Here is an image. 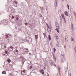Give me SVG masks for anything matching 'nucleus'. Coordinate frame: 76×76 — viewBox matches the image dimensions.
Wrapping results in <instances>:
<instances>
[{"label": "nucleus", "instance_id": "nucleus-14", "mask_svg": "<svg viewBox=\"0 0 76 76\" xmlns=\"http://www.w3.org/2000/svg\"><path fill=\"white\" fill-rule=\"evenodd\" d=\"M7 61H8V63H10V62L11 61L9 59H7Z\"/></svg>", "mask_w": 76, "mask_h": 76}, {"label": "nucleus", "instance_id": "nucleus-3", "mask_svg": "<svg viewBox=\"0 0 76 76\" xmlns=\"http://www.w3.org/2000/svg\"><path fill=\"white\" fill-rule=\"evenodd\" d=\"M18 52H19V51L18 50H15L14 51V53L15 54H18Z\"/></svg>", "mask_w": 76, "mask_h": 76}, {"label": "nucleus", "instance_id": "nucleus-31", "mask_svg": "<svg viewBox=\"0 0 76 76\" xmlns=\"http://www.w3.org/2000/svg\"><path fill=\"white\" fill-rule=\"evenodd\" d=\"M67 6H68V9H69V5L68 4H67Z\"/></svg>", "mask_w": 76, "mask_h": 76}, {"label": "nucleus", "instance_id": "nucleus-26", "mask_svg": "<svg viewBox=\"0 0 76 76\" xmlns=\"http://www.w3.org/2000/svg\"><path fill=\"white\" fill-rule=\"evenodd\" d=\"M50 65L51 66H53V65H54V63H53V62H51L50 63Z\"/></svg>", "mask_w": 76, "mask_h": 76}, {"label": "nucleus", "instance_id": "nucleus-34", "mask_svg": "<svg viewBox=\"0 0 76 76\" xmlns=\"http://www.w3.org/2000/svg\"><path fill=\"white\" fill-rule=\"evenodd\" d=\"M64 19V21L65 22V23H66V19Z\"/></svg>", "mask_w": 76, "mask_h": 76}, {"label": "nucleus", "instance_id": "nucleus-58", "mask_svg": "<svg viewBox=\"0 0 76 76\" xmlns=\"http://www.w3.org/2000/svg\"><path fill=\"white\" fill-rule=\"evenodd\" d=\"M8 1H9V0H8Z\"/></svg>", "mask_w": 76, "mask_h": 76}, {"label": "nucleus", "instance_id": "nucleus-15", "mask_svg": "<svg viewBox=\"0 0 76 76\" xmlns=\"http://www.w3.org/2000/svg\"><path fill=\"white\" fill-rule=\"evenodd\" d=\"M48 32H50L51 31V29H48Z\"/></svg>", "mask_w": 76, "mask_h": 76}, {"label": "nucleus", "instance_id": "nucleus-7", "mask_svg": "<svg viewBox=\"0 0 76 76\" xmlns=\"http://www.w3.org/2000/svg\"><path fill=\"white\" fill-rule=\"evenodd\" d=\"M64 14L66 16H69V14L68 13L67 11H65L64 12Z\"/></svg>", "mask_w": 76, "mask_h": 76}, {"label": "nucleus", "instance_id": "nucleus-53", "mask_svg": "<svg viewBox=\"0 0 76 76\" xmlns=\"http://www.w3.org/2000/svg\"><path fill=\"white\" fill-rule=\"evenodd\" d=\"M4 56H5V54H4Z\"/></svg>", "mask_w": 76, "mask_h": 76}, {"label": "nucleus", "instance_id": "nucleus-46", "mask_svg": "<svg viewBox=\"0 0 76 76\" xmlns=\"http://www.w3.org/2000/svg\"><path fill=\"white\" fill-rule=\"evenodd\" d=\"M64 48H66V46H64Z\"/></svg>", "mask_w": 76, "mask_h": 76}, {"label": "nucleus", "instance_id": "nucleus-19", "mask_svg": "<svg viewBox=\"0 0 76 76\" xmlns=\"http://www.w3.org/2000/svg\"><path fill=\"white\" fill-rule=\"evenodd\" d=\"M38 35H35V39H38Z\"/></svg>", "mask_w": 76, "mask_h": 76}, {"label": "nucleus", "instance_id": "nucleus-44", "mask_svg": "<svg viewBox=\"0 0 76 76\" xmlns=\"http://www.w3.org/2000/svg\"><path fill=\"white\" fill-rule=\"evenodd\" d=\"M54 66L55 67H57V66H56V64H54Z\"/></svg>", "mask_w": 76, "mask_h": 76}, {"label": "nucleus", "instance_id": "nucleus-1", "mask_svg": "<svg viewBox=\"0 0 76 76\" xmlns=\"http://www.w3.org/2000/svg\"><path fill=\"white\" fill-rule=\"evenodd\" d=\"M26 39L28 42H31L32 41V39L29 37H28L26 38Z\"/></svg>", "mask_w": 76, "mask_h": 76}, {"label": "nucleus", "instance_id": "nucleus-12", "mask_svg": "<svg viewBox=\"0 0 76 76\" xmlns=\"http://www.w3.org/2000/svg\"><path fill=\"white\" fill-rule=\"evenodd\" d=\"M42 71H43V69H41L40 70V72H41V73L42 75H44V72H42Z\"/></svg>", "mask_w": 76, "mask_h": 76}, {"label": "nucleus", "instance_id": "nucleus-24", "mask_svg": "<svg viewBox=\"0 0 76 76\" xmlns=\"http://www.w3.org/2000/svg\"><path fill=\"white\" fill-rule=\"evenodd\" d=\"M56 47H59V46H58V42H57Z\"/></svg>", "mask_w": 76, "mask_h": 76}, {"label": "nucleus", "instance_id": "nucleus-9", "mask_svg": "<svg viewBox=\"0 0 76 76\" xmlns=\"http://www.w3.org/2000/svg\"><path fill=\"white\" fill-rule=\"evenodd\" d=\"M65 73H66V72H67V69H68V68L67 67H65Z\"/></svg>", "mask_w": 76, "mask_h": 76}, {"label": "nucleus", "instance_id": "nucleus-8", "mask_svg": "<svg viewBox=\"0 0 76 76\" xmlns=\"http://www.w3.org/2000/svg\"><path fill=\"white\" fill-rule=\"evenodd\" d=\"M19 41L21 42H23V41H24V40L22 39H20Z\"/></svg>", "mask_w": 76, "mask_h": 76}, {"label": "nucleus", "instance_id": "nucleus-27", "mask_svg": "<svg viewBox=\"0 0 76 76\" xmlns=\"http://www.w3.org/2000/svg\"><path fill=\"white\" fill-rule=\"evenodd\" d=\"M61 63H64V61H63V59H61Z\"/></svg>", "mask_w": 76, "mask_h": 76}, {"label": "nucleus", "instance_id": "nucleus-45", "mask_svg": "<svg viewBox=\"0 0 76 76\" xmlns=\"http://www.w3.org/2000/svg\"><path fill=\"white\" fill-rule=\"evenodd\" d=\"M4 48H6V46H4Z\"/></svg>", "mask_w": 76, "mask_h": 76}, {"label": "nucleus", "instance_id": "nucleus-13", "mask_svg": "<svg viewBox=\"0 0 76 76\" xmlns=\"http://www.w3.org/2000/svg\"><path fill=\"white\" fill-rule=\"evenodd\" d=\"M55 30H56V31H57V32H58V33H59V32H60V31H59L58 28H56V29Z\"/></svg>", "mask_w": 76, "mask_h": 76}, {"label": "nucleus", "instance_id": "nucleus-16", "mask_svg": "<svg viewBox=\"0 0 76 76\" xmlns=\"http://www.w3.org/2000/svg\"><path fill=\"white\" fill-rule=\"evenodd\" d=\"M2 74H5V75H6V71H3L2 72Z\"/></svg>", "mask_w": 76, "mask_h": 76}, {"label": "nucleus", "instance_id": "nucleus-21", "mask_svg": "<svg viewBox=\"0 0 76 76\" xmlns=\"http://www.w3.org/2000/svg\"><path fill=\"white\" fill-rule=\"evenodd\" d=\"M19 59L20 60H21L22 59V56H20V57L19 58Z\"/></svg>", "mask_w": 76, "mask_h": 76}, {"label": "nucleus", "instance_id": "nucleus-41", "mask_svg": "<svg viewBox=\"0 0 76 76\" xmlns=\"http://www.w3.org/2000/svg\"><path fill=\"white\" fill-rule=\"evenodd\" d=\"M54 51H56V49H55V48H54Z\"/></svg>", "mask_w": 76, "mask_h": 76}, {"label": "nucleus", "instance_id": "nucleus-49", "mask_svg": "<svg viewBox=\"0 0 76 76\" xmlns=\"http://www.w3.org/2000/svg\"><path fill=\"white\" fill-rule=\"evenodd\" d=\"M44 67L45 68V69H46V67Z\"/></svg>", "mask_w": 76, "mask_h": 76}, {"label": "nucleus", "instance_id": "nucleus-52", "mask_svg": "<svg viewBox=\"0 0 76 76\" xmlns=\"http://www.w3.org/2000/svg\"><path fill=\"white\" fill-rule=\"evenodd\" d=\"M48 28H49V26H48Z\"/></svg>", "mask_w": 76, "mask_h": 76}, {"label": "nucleus", "instance_id": "nucleus-51", "mask_svg": "<svg viewBox=\"0 0 76 76\" xmlns=\"http://www.w3.org/2000/svg\"><path fill=\"white\" fill-rule=\"evenodd\" d=\"M63 1H64V0H62Z\"/></svg>", "mask_w": 76, "mask_h": 76}, {"label": "nucleus", "instance_id": "nucleus-6", "mask_svg": "<svg viewBox=\"0 0 76 76\" xmlns=\"http://www.w3.org/2000/svg\"><path fill=\"white\" fill-rule=\"evenodd\" d=\"M18 1H14V2L13 4L14 5H15V4L16 5L15 7H16V6H17V4H18Z\"/></svg>", "mask_w": 76, "mask_h": 76}, {"label": "nucleus", "instance_id": "nucleus-23", "mask_svg": "<svg viewBox=\"0 0 76 76\" xmlns=\"http://www.w3.org/2000/svg\"><path fill=\"white\" fill-rule=\"evenodd\" d=\"M54 61L56 62V57H54Z\"/></svg>", "mask_w": 76, "mask_h": 76}, {"label": "nucleus", "instance_id": "nucleus-54", "mask_svg": "<svg viewBox=\"0 0 76 76\" xmlns=\"http://www.w3.org/2000/svg\"><path fill=\"white\" fill-rule=\"evenodd\" d=\"M0 25H1V23H0Z\"/></svg>", "mask_w": 76, "mask_h": 76}, {"label": "nucleus", "instance_id": "nucleus-2", "mask_svg": "<svg viewBox=\"0 0 76 76\" xmlns=\"http://www.w3.org/2000/svg\"><path fill=\"white\" fill-rule=\"evenodd\" d=\"M11 15H10L9 16V18L10 19H14L15 18V15H13L12 16Z\"/></svg>", "mask_w": 76, "mask_h": 76}, {"label": "nucleus", "instance_id": "nucleus-28", "mask_svg": "<svg viewBox=\"0 0 76 76\" xmlns=\"http://www.w3.org/2000/svg\"><path fill=\"white\" fill-rule=\"evenodd\" d=\"M72 29H73V24L71 25Z\"/></svg>", "mask_w": 76, "mask_h": 76}, {"label": "nucleus", "instance_id": "nucleus-38", "mask_svg": "<svg viewBox=\"0 0 76 76\" xmlns=\"http://www.w3.org/2000/svg\"><path fill=\"white\" fill-rule=\"evenodd\" d=\"M26 50V48H24L23 49V51H24V50Z\"/></svg>", "mask_w": 76, "mask_h": 76}, {"label": "nucleus", "instance_id": "nucleus-39", "mask_svg": "<svg viewBox=\"0 0 76 76\" xmlns=\"http://www.w3.org/2000/svg\"><path fill=\"white\" fill-rule=\"evenodd\" d=\"M17 20H18L19 19V18L18 17H17L16 18Z\"/></svg>", "mask_w": 76, "mask_h": 76}, {"label": "nucleus", "instance_id": "nucleus-33", "mask_svg": "<svg viewBox=\"0 0 76 76\" xmlns=\"http://www.w3.org/2000/svg\"><path fill=\"white\" fill-rule=\"evenodd\" d=\"M62 56H64V59H66V58H65V57L64 56H63V55L62 54Z\"/></svg>", "mask_w": 76, "mask_h": 76}, {"label": "nucleus", "instance_id": "nucleus-18", "mask_svg": "<svg viewBox=\"0 0 76 76\" xmlns=\"http://www.w3.org/2000/svg\"><path fill=\"white\" fill-rule=\"evenodd\" d=\"M62 17L63 19H65V18H64V14H62Z\"/></svg>", "mask_w": 76, "mask_h": 76}, {"label": "nucleus", "instance_id": "nucleus-55", "mask_svg": "<svg viewBox=\"0 0 76 76\" xmlns=\"http://www.w3.org/2000/svg\"><path fill=\"white\" fill-rule=\"evenodd\" d=\"M47 74L49 75L48 73Z\"/></svg>", "mask_w": 76, "mask_h": 76}, {"label": "nucleus", "instance_id": "nucleus-50", "mask_svg": "<svg viewBox=\"0 0 76 76\" xmlns=\"http://www.w3.org/2000/svg\"><path fill=\"white\" fill-rule=\"evenodd\" d=\"M29 54H30V55H31V53H29Z\"/></svg>", "mask_w": 76, "mask_h": 76}, {"label": "nucleus", "instance_id": "nucleus-22", "mask_svg": "<svg viewBox=\"0 0 76 76\" xmlns=\"http://www.w3.org/2000/svg\"><path fill=\"white\" fill-rule=\"evenodd\" d=\"M58 69L59 71H60V69H61V68H60V66H58Z\"/></svg>", "mask_w": 76, "mask_h": 76}, {"label": "nucleus", "instance_id": "nucleus-35", "mask_svg": "<svg viewBox=\"0 0 76 76\" xmlns=\"http://www.w3.org/2000/svg\"><path fill=\"white\" fill-rule=\"evenodd\" d=\"M25 25H26L27 26V25H28V23H26L25 24Z\"/></svg>", "mask_w": 76, "mask_h": 76}, {"label": "nucleus", "instance_id": "nucleus-47", "mask_svg": "<svg viewBox=\"0 0 76 76\" xmlns=\"http://www.w3.org/2000/svg\"><path fill=\"white\" fill-rule=\"evenodd\" d=\"M69 76H72V75H71V73L70 74Z\"/></svg>", "mask_w": 76, "mask_h": 76}, {"label": "nucleus", "instance_id": "nucleus-36", "mask_svg": "<svg viewBox=\"0 0 76 76\" xmlns=\"http://www.w3.org/2000/svg\"><path fill=\"white\" fill-rule=\"evenodd\" d=\"M39 16H40V17H42V15H39Z\"/></svg>", "mask_w": 76, "mask_h": 76}, {"label": "nucleus", "instance_id": "nucleus-32", "mask_svg": "<svg viewBox=\"0 0 76 76\" xmlns=\"http://www.w3.org/2000/svg\"><path fill=\"white\" fill-rule=\"evenodd\" d=\"M71 41H74V40L73 39V38H71Z\"/></svg>", "mask_w": 76, "mask_h": 76}, {"label": "nucleus", "instance_id": "nucleus-4", "mask_svg": "<svg viewBox=\"0 0 76 76\" xmlns=\"http://www.w3.org/2000/svg\"><path fill=\"white\" fill-rule=\"evenodd\" d=\"M6 37L7 38H11V34H9L6 35Z\"/></svg>", "mask_w": 76, "mask_h": 76}, {"label": "nucleus", "instance_id": "nucleus-29", "mask_svg": "<svg viewBox=\"0 0 76 76\" xmlns=\"http://www.w3.org/2000/svg\"><path fill=\"white\" fill-rule=\"evenodd\" d=\"M32 68V66H30L29 68V69H31Z\"/></svg>", "mask_w": 76, "mask_h": 76}, {"label": "nucleus", "instance_id": "nucleus-40", "mask_svg": "<svg viewBox=\"0 0 76 76\" xmlns=\"http://www.w3.org/2000/svg\"><path fill=\"white\" fill-rule=\"evenodd\" d=\"M46 25H47V27H48V24L47 23L46 24Z\"/></svg>", "mask_w": 76, "mask_h": 76}, {"label": "nucleus", "instance_id": "nucleus-56", "mask_svg": "<svg viewBox=\"0 0 76 76\" xmlns=\"http://www.w3.org/2000/svg\"><path fill=\"white\" fill-rule=\"evenodd\" d=\"M43 0V1H44V0Z\"/></svg>", "mask_w": 76, "mask_h": 76}, {"label": "nucleus", "instance_id": "nucleus-17", "mask_svg": "<svg viewBox=\"0 0 76 76\" xmlns=\"http://www.w3.org/2000/svg\"><path fill=\"white\" fill-rule=\"evenodd\" d=\"M26 50H27V51H25L24 52V53H26V52L28 53V52H29V50H28V49L27 48V49H26Z\"/></svg>", "mask_w": 76, "mask_h": 76}, {"label": "nucleus", "instance_id": "nucleus-42", "mask_svg": "<svg viewBox=\"0 0 76 76\" xmlns=\"http://www.w3.org/2000/svg\"><path fill=\"white\" fill-rule=\"evenodd\" d=\"M5 53H6V54H7V51H5Z\"/></svg>", "mask_w": 76, "mask_h": 76}, {"label": "nucleus", "instance_id": "nucleus-10", "mask_svg": "<svg viewBox=\"0 0 76 76\" xmlns=\"http://www.w3.org/2000/svg\"><path fill=\"white\" fill-rule=\"evenodd\" d=\"M3 22H1L2 24H4V22H6V19L3 20Z\"/></svg>", "mask_w": 76, "mask_h": 76}, {"label": "nucleus", "instance_id": "nucleus-43", "mask_svg": "<svg viewBox=\"0 0 76 76\" xmlns=\"http://www.w3.org/2000/svg\"><path fill=\"white\" fill-rule=\"evenodd\" d=\"M23 72H24V73H25V70H24L23 71Z\"/></svg>", "mask_w": 76, "mask_h": 76}, {"label": "nucleus", "instance_id": "nucleus-20", "mask_svg": "<svg viewBox=\"0 0 76 76\" xmlns=\"http://www.w3.org/2000/svg\"><path fill=\"white\" fill-rule=\"evenodd\" d=\"M59 0H55V3H56V4H57V1H58Z\"/></svg>", "mask_w": 76, "mask_h": 76}, {"label": "nucleus", "instance_id": "nucleus-48", "mask_svg": "<svg viewBox=\"0 0 76 76\" xmlns=\"http://www.w3.org/2000/svg\"><path fill=\"white\" fill-rule=\"evenodd\" d=\"M28 61L29 62V63H31V61Z\"/></svg>", "mask_w": 76, "mask_h": 76}, {"label": "nucleus", "instance_id": "nucleus-5", "mask_svg": "<svg viewBox=\"0 0 76 76\" xmlns=\"http://www.w3.org/2000/svg\"><path fill=\"white\" fill-rule=\"evenodd\" d=\"M8 50L10 51H13V47L12 46H11L8 48Z\"/></svg>", "mask_w": 76, "mask_h": 76}, {"label": "nucleus", "instance_id": "nucleus-25", "mask_svg": "<svg viewBox=\"0 0 76 76\" xmlns=\"http://www.w3.org/2000/svg\"><path fill=\"white\" fill-rule=\"evenodd\" d=\"M43 35L45 37H46V34H45V33H44L43 34Z\"/></svg>", "mask_w": 76, "mask_h": 76}, {"label": "nucleus", "instance_id": "nucleus-11", "mask_svg": "<svg viewBox=\"0 0 76 76\" xmlns=\"http://www.w3.org/2000/svg\"><path fill=\"white\" fill-rule=\"evenodd\" d=\"M48 38H49V41H50L51 39V36H50V35H49L48 36Z\"/></svg>", "mask_w": 76, "mask_h": 76}, {"label": "nucleus", "instance_id": "nucleus-37", "mask_svg": "<svg viewBox=\"0 0 76 76\" xmlns=\"http://www.w3.org/2000/svg\"><path fill=\"white\" fill-rule=\"evenodd\" d=\"M12 64H15V62H12Z\"/></svg>", "mask_w": 76, "mask_h": 76}, {"label": "nucleus", "instance_id": "nucleus-57", "mask_svg": "<svg viewBox=\"0 0 76 76\" xmlns=\"http://www.w3.org/2000/svg\"><path fill=\"white\" fill-rule=\"evenodd\" d=\"M69 47H70V45H69Z\"/></svg>", "mask_w": 76, "mask_h": 76}, {"label": "nucleus", "instance_id": "nucleus-30", "mask_svg": "<svg viewBox=\"0 0 76 76\" xmlns=\"http://www.w3.org/2000/svg\"><path fill=\"white\" fill-rule=\"evenodd\" d=\"M74 15H75V17H76V13L75 12H74Z\"/></svg>", "mask_w": 76, "mask_h": 76}]
</instances>
